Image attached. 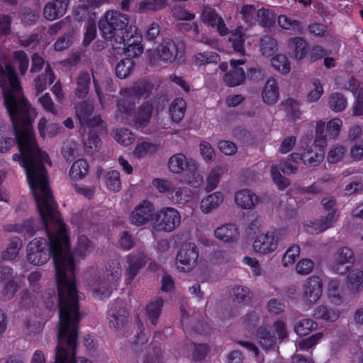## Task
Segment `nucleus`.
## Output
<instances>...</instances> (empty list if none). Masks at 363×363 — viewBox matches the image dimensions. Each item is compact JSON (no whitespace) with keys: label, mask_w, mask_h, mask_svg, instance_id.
Returning a JSON list of instances; mask_svg holds the SVG:
<instances>
[{"label":"nucleus","mask_w":363,"mask_h":363,"mask_svg":"<svg viewBox=\"0 0 363 363\" xmlns=\"http://www.w3.org/2000/svg\"><path fill=\"white\" fill-rule=\"evenodd\" d=\"M53 208L55 216L45 210V207L46 220L39 211L49 239L50 254L48 253L45 240L35 238L27 245V260L35 266H41L48 261L51 255L55 269L58 298H60V284H62L73 291L75 300L78 301L74 277L75 263L71 253L69 238L54 201Z\"/></svg>","instance_id":"nucleus-1"},{"label":"nucleus","mask_w":363,"mask_h":363,"mask_svg":"<svg viewBox=\"0 0 363 363\" xmlns=\"http://www.w3.org/2000/svg\"><path fill=\"white\" fill-rule=\"evenodd\" d=\"M16 133L21 155H13L14 161H20L25 169L27 180L35 199L38 211L46 220L45 214L48 210L52 216L53 198L48 185L46 172L47 165H50L48 154L38 148L33 135L30 115H9Z\"/></svg>","instance_id":"nucleus-2"},{"label":"nucleus","mask_w":363,"mask_h":363,"mask_svg":"<svg viewBox=\"0 0 363 363\" xmlns=\"http://www.w3.org/2000/svg\"><path fill=\"white\" fill-rule=\"evenodd\" d=\"M68 286L60 284L58 345L55 363H92L91 360L75 357L77 325L80 320L78 301Z\"/></svg>","instance_id":"nucleus-3"},{"label":"nucleus","mask_w":363,"mask_h":363,"mask_svg":"<svg viewBox=\"0 0 363 363\" xmlns=\"http://www.w3.org/2000/svg\"><path fill=\"white\" fill-rule=\"evenodd\" d=\"M0 86L8 113H31L15 69L9 64L5 65V69L0 65Z\"/></svg>","instance_id":"nucleus-4"},{"label":"nucleus","mask_w":363,"mask_h":363,"mask_svg":"<svg viewBox=\"0 0 363 363\" xmlns=\"http://www.w3.org/2000/svg\"><path fill=\"white\" fill-rule=\"evenodd\" d=\"M129 18L127 15L118 11H108L99 22L102 36L111 41V44L124 43L131 33L127 29Z\"/></svg>","instance_id":"nucleus-5"},{"label":"nucleus","mask_w":363,"mask_h":363,"mask_svg":"<svg viewBox=\"0 0 363 363\" xmlns=\"http://www.w3.org/2000/svg\"><path fill=\"white\" fill-rule=\"evenodd\" d=\"M121 275V262L118 260H112L97 279L89 284L94 296L101 300L109 297L112 286L120 279Z\"/></svg>","instance_id":"nucleus-6"},{"label":"nucleus","mask_w":363,"mask_h":363,"mask_svg":"<svg viewBox=\"0 0 363 363\" xmlns=\"http://www.w3.org/2000/svg\"><path fill=\"white\" fill-rule=\"evenodd\" d=\"M152 186L175 205L185 206L198 197L197 193L193 189L185 186L174 185L168 179L157 178L152 182Z\"/></svg>","instance_id":"nucleus-7"},{"label":"nucleus","mask_w":363,"mask_h":363,"mask_svg":"<svg viewBox=\"0 0 363 363\" xmlns=\"http://www.w3.org/2000/svg\"><path fill=\"white\" fill-rule=\"evenodd\" d=\"M179 211L173 207H164L155 216L153 228L156 231L172 232L181 223Z\"/></svg>","instance_id":"nucleus-8"},{"label":"nucleus","mask_w":363,"mask_h":363,"mask_svg":"<svg viewBox=\"0 0 363 363\" xmlns=\"http://www.w3.org/2000/svg\"><path fill=\"white\" fill-rule=\"evenodd\" d=\"M325 123L318 121L316 124L315 138L314 140V146L316 148L315 151L308 150L303 154V163L308 166H317L324 158L323 148L327 145V135L324 133Z\"/></svg>","instance_id":"nucleus-9"},{"label":"nucleus","mask_w":363,"mask_h":363,"mask_svg":"<svg viewBox=\"0 0 363 363\" xmlns=\"http://www.w3.org/2000/svg\"><path fill=\"white\" fill-rule=\"evenodd\" d=\"M279 244V238L275 231H266L257 234L252 242V249L257 256L274 252Z\"/></svg>","instance_id":"nucleus-10"},{"label":"nucleus","mask_w":363,"mask_h":363,"mask_svg":"<svg viewBox=\"0 0 363 363\" xmlns=\"http://www.w3.org/2000/svg\"><path fill=\"white\" fill-rule=\"evenodd\" d=\"M199 250L194 243H186L179 250L176 257V267L179 272L192 271L197 262Z\"/></svg>","instance_id":"nucleus-11"},{"label":"nucleus","mask_w":363,"mask_h":363,"mask_svg":"<svg viewBox=\"0 0 363 363\" xmlns=\"http://www.w3.org/2000/svg\"><path fill=\"white\" fill-rule=\"evenodd\" d=\"M298 167L286 160H282L279 164H273L271 167L270 174L274 183L279 190H284L290 184L289 179L281 174L286 175L296 174Z\"/></svg>","instance_id":"nucleus-12"},{"label":"nucleus","mask_w":363,"mask_h":363,"mask_svg":"<svg viewBox=\"0 0 363 363\" xmlns=\"http://www.w3.org/2000/svg\"><path fill=\"white\" fill-rule=\"evenodd\" d=\"M147 52L152 63L156 62L159 59L166 62H172L178 54V48L172 40L166 38L162 42L157 51L148 49Z\"/></svg>","instance_id":"nucleus-13"},{"label":"nucleus","mask_w":363,"mask_h":363,"mask_svg":"<svg viewBox=\"0 0 363 363\" xmlns=\"http://www.w3.org/2000/svg\"><path fill=\"white\" fill-rule=\"evenodd\" d=\"M323 282L317 276L309 277L303 285V300L306 305H314L321 298Z\"/></svg>","instance_id":"nucleus-14"},{"label":"nucleus","mask_w":363,"mask_h":363,"mask_svg":"<svg viewBox=\"0 0 363 363\" xmlns=\"http://www.w3.org/2000/svg\"><path fill=\"white\" fill-rule=\"evenodd\" d=\"M146 262L147 256L143 252L131 253L125 257L124 267L126 284H130L133 281L139 270L145 265Z\"/></svg>","instance_id":"nucleus-15"},{"label":"nucleus","mask_w":363,"mask_h":363,"mask_svg":"<svg viewBox=\"0 0 363 363\" xmlns=\"http://www.w3.org/2000/svg\"><path fill=\"white\" fill-rule=\"evenodd\" d=\"M169 170L174 174H179L184 170L199 169V162L194 158H187L183 153H177L171 156L167 162Z\"/></svg>","instance_id":"nucleus-16"},{"label":"nucleus","mask_w":363,"mask_h":363,"mask_svg":"<svg viewBox=\"0 0 363 363\" xmlns=\"http://www.w3.org/2000/svg\"><path fill=\"white\" fill-rule=\"evenodd\" d=\"M154 207L152 203L143 201L135 206L129 216L131 224L141 226L147 223L154 214Z\"/></svg>","instance_id":"nucleus-17"},{"label":"nucleus","mask_w":363,"mask_h":363,"mask_svg":"<svg viewBox=\"0 0 363 363\" xmlns=\"http://www.w3.org/2000/svg\"><path fill=\"white\" fill-rule=\"evenodd\" d=\"M201 19L207 26L213 28L216 27L220 35H225L228 33V29L223 18L218 15L216 9L209 6L202 7Z\"/></svg>","instance_id":"nucleus-18"},{"label":"nucleus","mask_w":363,"mask_h":363,"mask_svg":"<svg viewBox=\"0 0 363 363\" xmlns=\"http://www.w3.org/2000/svg\"><path fill=\"white\" fill-rule=\"evenodd\" d=\"M354 260L352 250L347 247H342L334 255L333 269L337 274H343L349 271V268Z\"/></svg>","instance_id":"nucleus-19"},{"label":"nucleus","mask_w":363,"mask_h":363,"mask_svg":"<svg viewBox=\"0 0 363 363\" xmlns=\"http://www.w3.org/2000/svg\"><path fill=\"white\" fill-rule=\"evenodd\" d=\"M128 315V311L124 308L115 303L108 311L109 327L115 331L123 330L127 324Z\"/></svg>","instance_id":"nucleus-20"},{"label":"nucleus","mask_w":363,"mask_h":363,"mask_svg":"<svg viewBox=\"0 0 363 363\" xmlns=\"http://www.w3.org/2000/svg\"><path fill=\"white\" fill-rule=\"evenodd\" d=\"M234 201L238 208L242 210H252L259 203V196L252 190L242 189L234 194Z\"/></svg>","instance_id":"nucleus-21"},{"label":"nucleus","mask_w":363,"mask_h":363,"mask_svg":"<svg viewBox=\"0 0 363 363\" xmlns=\"http://www.w3.org/2000/svg\"><path fill=\"white\" fill-rule=\"evenodd\" d=\"M232 69L225 74L223 81L228 86L234 87L242 84L246 77L244 69L239 67L243 65L245 61L242 60H231L230 61Z\"/></svg>","instance_id":"nucleus-22"},{"label":"nucleus","mask_w":363,"mask_h":363,"mask_svg":"<svg viewBox=\"0 0 363 363\" xmlns=\"http://www.w3.org/2000/svg\"><path fill=\"white\" fill-rule=\"evenodd\" d=\"M225 201V194L220 191H213L203 196L199 208L203 214H209L216 210Z\"/></svg>","instance_id":"nucleus-23"},{"label":"nucleus","mask_w":363,"mask_h":363,"mask_svg":"<svg viewBox=\"0 0 363 363\" xmlns=\"http://www.w3.org/2000/svg\"><path fill=\"white\" fill-rule=\"evenodd\" d=\"M69 5V0H52L44 7L43 16L48 21H54L62 17Z\"/></svg>","instance_id":"nucleus-24"},{"label":"nucleus","mask_w":363,"mask_h":363,"mask_svg":"<svg viewBox=\"0 0 363 363\" xmlns=\"http://www.w3.org/2000/svg\"><path fill=\"white\" fill-rule=\"evenodd\" d=\"M154 88V84L147 80H141L135 83L132 86L125 88L121 92V94L125 97L147 98L148 97Z\"/></svg>","instance_id":"nucleus-25"},{"label":"nucleus","mask_w":363,"mask_h":363,"mask_svg":"<svg viewBox=\"0 0 363 363\" xmlns=\"http://www.w3.org/2000/svg\"><path fill=\"white\" fill-rule=\"evenodd\" d=\"M214 235L221 242L233 243L238 240L240 233L236 225L226 223L218 227L214 231Z\"/></svg>","instance_id":"nucleus-26"},{"label":"nucleus","mask_w":363,"mask_h":363,"mask_svg":"<svg viewBox=\"0 0 363 363\" xmlns=\"http://www.w3.org/2000/svg\"><path fill=\"white\" fill-rule=\"evenodd\" d=\"M314 318L321 320L327 323H333L337 320L340 317V311L335 307L329 306L326 304L317 306L313 311Z\"/></svg>","instance_id":"nucleus-27"},{"label":"nucleus","mask_w":363,"mask_h":363,"mask_svg":"<svg viewBox=\"0 0 363 363\" xmlns=\"http://www.w3.org/2000/svg\"><path fill=\"white\" fill-rule=\"evenodd\" d=\"M160 148V145L152 143L144 138L138 139L136 142L133 155L135 157L140 159L146 156L155 154Z\"/></svg>","instance_id":"nucleus-28"},{"label":"nucleus","mask_w":363,"mask_h":363,"mask_svg":"<svg viewBox=\"0 0 363 363\" xmlns=\"http://www.w3.org/2000/svg\"><path fill=\"white\" fill-rule=\"evenodd\" d=\"M133 35L130 33L128 38H125L124 43L119 44L112 43L113 49H122L127 54L128 57H135L141 55L143 52V48L140 43H138L133 40Z\"/></svg>","instance_id":"nucleus-29"},{"label":"nucleus","mask_w":363,"mask_h":363,"mask_svg":"<svg viewBox=\"0 0 363 363\" xmlns=\"http://www.w3.org/2000/svg\"><path fill=\"white\" fill-rule=\"evenodd\" d=\"M256 339L260 346L264 350L272 348L277 343L275 335L271 331L269 325H263L257 329Z\"/></svg>","instance_id":"nucleus-30"},{"label":"nucleus","mask_w":363,"mask_h":363,"mask_svg":"<svg viewBox=\"0 0 363 363\" xmlns=\"http://www.w3.org/2000/svg\"><path fill=\"white\" fill-rule=\"evenodd\" d=\"M225 168L220 165L213 167L207 174L205 179V190L211 192L219 186Z\"/></svg>","instance_id":"nucleus-31"},{"label":"nucleus","mask_w":363,"mask_h":363,"mask_svg":"<svg viewBox=\"0 0 363 363\" xmlns=\"http://www.w3.org/2000/svg\"><path fill=\"white\" fill-rule=\"evenodd\" d=\"M346 286L352 293H357L363 287V271L358 268L349 271Z\"/></svg>","instance_id":"nucleus-32"},{"label":"nucleus","mask_w":363,"mask_h":363,"mask_svg":"<svg viewBox=\"0 0 363 363\" xmlns=\"http://www.w3.org/2000/svg\"><path fill=\"white\" fill-rule=\"evenodd\" d=\"M279 95V89L275 79L269 78L262 93L263 101L268 105H272L277 101Z\"/></svg>","instance_id":"nucleus-33"},{"label":"nucleus","mask_w":363,"mask_h":363,"mask_svg":"<svg viewBox=\"0 0 363 363\" xmlns=\"http://www.w3.org/2000/svg\"><path fill=\"white\" fill-rule=\"evenodd\" d=\"M90 75L87 71H82L76 78L77 87L74 91L76 96L85 98L89 91Z\"/></svg>","instance_id":"nucleus-34"},{"label":"nucleus","mask_w":363,"mask_h":363,"mask_svg":"<svg viewBox=\"0 0 363 363\" xmlns=\"http://www.w3.org/2000/svg\"><path fill=\"white\" fill-rule=\"evenodd\" d=\"M55 78V74L50 66L48 65L45 68V73L39 75L34 80L35 95H38L47 88L48 85L52 84Z\"/></svg>","instance_id":"nucleus-35"},{"label":"nucleus","mask_w":363,"mask_h":363,"mask_svg":"<svg viewBox=\"0 0 363 363\" xmlns=\"http://www.w3.org/2000/svg\"><path fill=\"white\" fill-rule=\"evenodd\" d=\"M163 303L164 301L162 298H157L146 306L145 311L147 319L153 325L157 323V319L161 314Z\"/></svg>","instance_id":"nucleus-36"},{"label":"nucleus","mask_w":363,"mask_h":363,"mask_svg":"<svg viewBox=\"0 0 363 363\" xmlns=\"http://www.w3.org/2000/svg\"><path fill=\"white\" fill-rule=\"evenodd\" d=\"M113 138L120 145L128 146L135 140L133 133L127 128H116L111 133Z\"/></svg>","instance_id":"nucleus-37"},{"label":"nucleus","mask_w":363,"mask_h":363,"mask_svg":"<svg viewBox=\"0 0 363 363\" xmlns=\"http://www.w3.org/2000/svg\"><path fill=\"white\" fill-rule=\"evenodd\" d=\"M290 48L294 50V56L297 60L303 59L308 52V43L301 37L291 38L289 43Z\"/></svg>","instance_id":"nucleus-38"},{"label":"nucleus","mask_w":363,"mask_h":363,"mask_svg":"<svg viewBox=\"0 0 363 363\" xmlns=\"http://www.w3.org/2000/svg\"><path fill=\"white\" fill-rule=\"evenodd\" d=\"M93 250L94 245L89 238L83 235H79L74 249L75 254L81 258H85L90 255Z\"/></svg>","instance_id":"nucleus-39"},{"label":"nucleus","mask_w":363,"mask_h":363,"mask_svg":"<svg viewBox=\"0 0 363 363\" xmlns=\"http://www.w3.org/2000/svg\"><path fill=\"white\" fill-rule=\"evenodd\" d=\"M318 328V323L311 318H304L297 321L294 326V332L299 336H305Z\"/></svg>","instance_id":"nucleus-40"},{"label":"nucleus","mask_w":363,"mask_h":363,"mask_svg":"<svg viewBox=\"0 0 363 363\" xmlns=\"http://www.w3.org/2000/svg\"><path fill=\"white\" fill-rule=\"evenodd\" d=\"M134 67L135 62L131 58L121 60L116 66V76L120 79H125L133 73Z\"/></svg>","instance_id":"nucleus-41"},{"label":"nucleus","mask_w":363,"mask_h":363,"mask_svg":"<svg viewBox=\"0 0 363 363\" xmlns=\"http://www.w3.org/2000/svg\"><path fill=\"white\" fill-rule=\"evenodd\" d=\"M88 172V164L83 160L75 161L69 170V177L74 181L82 179Z\"/></svg>","instance_id":"nucleus-42"},{"label":"nucleus","mask_w":363,"mask_h":363,"mask_svg":"<svg viewBox=\"0 0 363 363\" xmlns=\"http://www.w3.org/2000/svg\"><path fill=\"white\" fill-rule=\"evenodd\" d=\"M260 50L263 55L272 57L278 50L277 40L269 35H264L260 40Z\"/></svg>","instance_id":"nucleus-43"},{"label":"nucleus","mask_w":363,"mask_h":363,"mask_svg":"<svg viewBox=\"0 0 363 363\" xmlns=\"http://www.w3.org/2000/svg\"><path fill=\"white\" fill-rule=\"evenodd\" d=\"M167 354L160 347H154L150 350L143 360V363H165Z\"/></svg>","instance_id":"nucleus-44"},{"label":"nucleus","mask_w":363,"mask_h":363,"mask_svg":"<svg viewBox=\"0 0 363 363\" xmlns=\"http://www.w3.org/2000/svg\"><path fill=\"white\" fill-rule=\"evenodd\" d=\"M278 23L280 27L285 30H291L297 33L301 34L303 32V28L301 22L296 20H292L285 15H280L278 17Z\"/></svg>","instance_id":"nucleus-45"},{"label":"nucleus","mask_w":363,"mask_h":363,"mask_svg":"<svg viewBox=\"0 0 363 363\" xmlns=\"http://www.w3.org/2000/svg\"><path fill=\"white\" fill-rule=\"evenodd\" d=\"M21 23L26 26H32L37 23L40 18V12L37 10L23 7L19 13Z\"/></svg>","instance_id":"nucleus-46"},{"label":"nucleus","mask_w":363,"mask_h":363,"mask_svg":"<svg viewBox=\"0 0 363 363\" xmlns=\"http://www.w3.org/2000/svg\"><path fill=\"white\" fill-rule=\"evenodd\" d=\"M38 129L40 136L47 138L56 135L60 132V127L55 123L48 125L45 119L43 118L39 122Z\"/></svg>","instance_id":"nucleus-47"},{"label":"nucleus","mask_w":363,"mask_h":363,"mask_svg":"<svg viewBox=\"0 0 363 363\" xmlns=\"http://www.w3.org/2000/svg\"><path fill=\"white\" fill-rule=\"evenodd\" d=\"M323 337V333H318L311 336L301 340L298 341L296 345V349H298L302 351H307L309 349L314 347L316 345H318Z\"/></svg>","instance_id":"nucleus-48"},{"label":"nucleus","mask_w":363,"mask_h":363,"mask_svg":"<svg viewBox=\"0 0 363 363\" xmlns=\"http://www.w3.org/2000/svg\"><path fill=\"white\" fill-rule=\"evenodd\" d=\"M107 188L113 192H118L121 189L120 173L117 170H110L105 176Z\"/></svg>","instance_id":"nucleus-49"},{"label":"nucleus","mask_w":363,"mask_h":363,"mask_svg":"<svg viewBox=\"0 0 363 363\" xmlns=\"http://www.w3.org/2000/svg\"><path fill=\"white\" fill-rule=\"evenodd\" d=\"M327 294L330 301L336 304L341 303L342 294L340 290V282L337 279L330 280Z\"/></svg>","instance_id":"nucleus-50"},{"label":"nucleus","mask_w":363,"mask_h":363,"mask_svg":"<svg viewBox=\"0 0 363 363\" xmlns=\"http://www.w3.org/2000/svg\"><path fill=\"white\" fill-rule=\"evenodd\" d=\"M194 60L198 66L210 63L216 64L220 61V56L214 52H199L194 56Z\"/></svg>","instance_id":"nucleus-51"},{"label":"nucleus","mask_w":363,"mask_h":363,"mask_svg":"<svg viewBox=\"0 0 363 363\" xmlns=\"http://www.w3.org/2000/svg\"><path fill=\"white\" fill-rule=\"evenodd\" d=\"M167 6V0H145L140 4L139 9L143 11H157Z\"/></svg>","instance_id":"nucleus-52"},{"label":"nucleus","mask_w":363,"mask_h":363,"mask_svg":"<svg viewBox=\"0 0 363 363\" xmlns=\"http://www.w3.org/2000/svg\"><path fill=\"white\" fill-rule=\"evenodd\" d=\"M77 118L82 128L97 127L102 123L100 115H77Z\"/></svg>","instance_id":"nucleus-53"},{"label":"nucleus","mask_w":363,"mask_h":363,"mask_svg":"<svg viewBox=\"0 0 363 363\" xmlns=\"http://www.w3.org/2000/svg\"><path fill=\"white\" fill-rule=\"evenodd\" d=\"M19 289L18 282L13 279L7 281L1 292L0 293V299L4 301L12 299Z\"/></svg>","instance_id":"nucleus-54"},{"label":"nucleus","mask_w":363,"mask_h":363,"mask_svg":"<svg viewBox=\"0 0 363 363\" xmlns=\"http://www.w3.org/2000/svg\"><path fill=\"white\" fill-rule=\"evenodd\" d=\"M300 251V247L298 245H293L288 248L282 257V265L285 267L292 266L298 257Z\"/></svg>","instance_id":"nucleus-55"},{"label":"nucleus","mask_w":363,"mask_h":363,"mask_svg":"<svg viewBox=\"0 0 363 363\" xmlns=\"http://www.w3.org/2000/svg\"><path fill=\"white\" fill-rule=\"evenodd\" d=\"M269 328L277 340L282 341L288 337L286 323L282 320L274 321Z\"/></svg>","instance_id":"nucleus-56"},{"label":"nucleus","mask_w":363,"mask_h":363,"mask_svg":"<svg viewBox=\"0 0 363 363\" xmlns=\"http://www.w3.org/2000/svg\"><path fill=\"white\" fill-rule=\"evenodd\" d=\"M273 67L282 74H287L291 70L290 62L284 55L279 54L272 59Z\"/></svg>","instance_id":"nucleus-57"},{"label":"nucleus","mask_w":363,"mask_h":363,"mask_svg":"<svg viewBox=\"0 0 363 363\" xmlns=\"http://www.w3.org/2000/svg\"><path fill=\"white\" fill-rule=\"evenodd\" d=\"M101 146V140L95 133H90L84 141V150L88 154H94L100 149Z\"/></svg>","instance_id":"nucleus-58"},{"label":"nucleus","mask_w":363,"mask_h":363,"mask_svg":"<svg viewBox=\"0 0 363 363\" xmlns=\"http://www.w3.org/2000/svg\"><path fill=\"white\" fill-rule=\"evenodd\" d=\"M22 247V242L20 238H15L8 244L6 250L3 253V257L6 259H13L16 257L19 250Z\"/></svg>","instance_id":"nucleus-59"},{"label":"nucleus","mask_w":363,"mask_h":363,"mask_svg":"<svg viewBox=\"0 0 363 363\" xmlns=\"http://www.w3.org/2000/svg\"><path fill=\"white\" fill-rule=\"evenodd\" d=\"M328 103L331 109L335 112L342 111L347 106L345 98L339 93L331 94L329 97Z\"/></svg>","instance_id":"nucleus-60"},{"label":"nucleus","mask_w":363,"mask_h":363,"mask_svg":"<svg viewBox=\"0 0 363 363\" xmlns=\"http://www.w3.org/2000/svg\"><path fill=\"white\" fill-rule=\"evenodd\" d=\"M8 230L22 233L26 236H30L35 231L32 220H27L23 223H17L8 227Z\"/></svg>","instance_id":"nucleus-61"},{"label":"nucleus","mask_w":363,"mask_h":363,"mask_svg":"<svg viewBox=\"0 0 363 363\" xmlns=\"http://www.w3.org/2000/svg\"><path fill=\"white\" fill-rule=\"evenodd\" d=\"M199 153L206 163L212 162L216 158V152L210 143L201 141L199 144Z\"/></svg>","instance_id":"nucleus-62"},{"label":"nucleus","mask_w":363,"mask_h":363,"mask_svg":"<svg viewBox=\"0 0 363 363\" xmlns=\"http://www.w3.org/2000/svg\"><path fill=\"white\" fill-rule=\"evenodd\" d=\"M158 100L155 98L151 100L146 101L139 107V113H159L162 111V106H159Z\"/></svg>","instance_id":"nucleus-63"},{"label":"nucleus","mask_w":363,"mask_h":363,"mask_svg":"<svg viewBox=\"0 0 363 363\" xmlns=\"http://www.w3.org/2000/svg\"><path fill=\"white\" fill-rule=\"evenodd\" d=\"M198 170H187L188 174L186 175V183L196 189L200 188L203 184V177Z\"/></svg>","instance_id":"nucleus-64"}]
</instances>
